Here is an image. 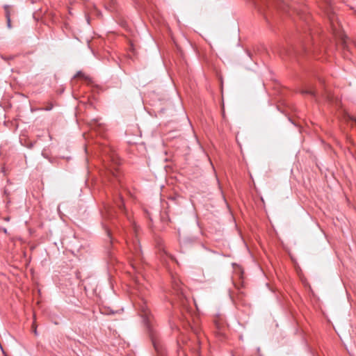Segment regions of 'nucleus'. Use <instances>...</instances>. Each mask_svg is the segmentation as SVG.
<instances>
[{
	"label": "nucleus",
	"mask_w": 356,
	"mask_h": 356,
	"mask_svg": "<svg viewBox=\"0 0 356 356\" xmlns=\"http://www.w3.org/2000/svg\"><path fill=\"white\" fill-rule=\"evenodd\" d=\"M154 346L156 349V344L154 343Z\"/></svg>",
	"instance_id": "obj_14"
},
{
	"label": "nucleus",
	"mask_w": 356,
	"mask_h": 356,
	"mask_svg": "<svg viewBox=\"0 0 356 356\" xmlns=\"http://www.w3.org/2000/svg\"><path fill=\"white\" fill-rule=\"evenodd\" d=\"M131 265H132V267H133L134 268H136L135 264H132Z\"/></svg>",
	"instance_id": "obj_13"
},
{
	"label": "nucleus",
	"mask_w": 356,
	"mask_h": 356,
	"mask_svg": "<svg viewBox=\"0 0 356 356\" xmlns=\"http://www.w3.org/2000/svg\"><path fill=\"white\" fill-rule=\"evenodd\" d=\"M74 77V78H81V79H84L86 80H90V78L81 71L78 72Z\"/></svg>",
	"instance_id": "obj_9"
},
{
	"label": "nucleus",
	"mask_w": 356,
	"mask_h": 356,
	"mask_svg": "<svg viewBox=\"0 0 356 356\" xmlns=\"http://www.w3.org/2000/svg\"><path fill=\"white\" fill-rule=\"evenodd\" d=\"M134 254V257H135L136 259H141L142 252H141V250H140V245H136Z\"/></svg>",
	"instance_id": "obj_6"
},
{
	"label": "nucleus",
	"mask_w": 356,
	"mask_h": 356,
	"mask_svg": "<svg viewBox=\"0 0 356 356\" xmlns=\"http://www.w3.org/2000/svg\"><path fill=\"white\" fill-rule=\"evenodd\" d=\"M322 8L324 10L325 14L327 15L329 20L330 21L331 26L332 28L333 31L334 32L337 29L335 25V21L337 20V17L334 15L333 8L331 5L330 1H326L323 6H322Z\"/></svg>",
	"instance_id": "obj_3"
},
{
	"label": "nucleus",
	"mask_w": 356,
	"mask_h": 356,
	"mask_svg": "<svg viewBox=\"0 0 356 356\" xmlns=\"http://www.w3.org/2000/svg\"><path fill=\"white\" fill-rule=\"evenodd\" d=\"M301 93L303 95H305V94L311 95L313 97H316V92L314 90V89L312 88L304 89L301 91Z\"/></svg>",
	"instance_id": "obj_7"
},
{
	"label": "nucleus",
	"mask_w": 356,
	"mask_h": 356,
	"mask_svg": "<svg viewBox=\"0 0 356 356\" xmlns=\"http://www.w3.org/2000/svg\"><path fill=\"white\" fill-rule=\"evenodd\" d=\"M5 15L7 20V26L8 28H11V22H10V6L5 5L4 6Z\"/></svg>",
	"instance_id": "obj_5"
},
{
	"label": "nucleus",
	"mask_w": 356,
	"mask_h": 356,
	"mask_svg": "<svg viewBox=\"0 0 356 356\" xmlns=\"http://www.w3.org/2000/svg\"><path fill=\"white\" fill-rule=\"evenodd\" d=\"M33 332H34V334H38V333H37V330H36V328H35V327L33 329Z\"/></svg>",
	"instance_id": "obj_12"
},
{
	"label": "nucleus",
	"mask_w": 356,
	"mask_h": 356,
	"mask_svg": "<svg viewBox=\"0 0 356 356\" xmlns=\"http://www.w3.org/2000/svg\"><path fill=\"white\" fill-rule=\"evenodd\" d=\"M114 202L118 208L122 211L125 212V209L124 207V201L120 194H117L114 197Z\"/></svg>",
	"instance_id": "obj_4"
},
{
	"label": "nucleus",
	"mask_w": 356,
	"mask_h": 356,
	"mask_svg": "<svg viewBox=\"0 0 356 356\" xmlns=\"http://www.w3.org/2000/svg\"><path fill=\"white\" fill-rule=\"evenodd\" d=\"M174 289L178 293H180L181 295H183L184 294V292H183V289L181 286V285L177 282H175V284H174Z\"/></svg>",
	"instance_id": "obj_8"
},
{
	"label": "nucleus",
	"mask_w": 356,
	"mask_h": 356,
	"mask_svg": "<svg viewBox=\"0 0 356 356\" xmlns=\"http://www.w3.org/2000/svg\"><path fill=\"white\" fill-rule=\"evenodd\" d=\"M142 309H143V311L144 312L145 315H147V312L145 311V308H144V307H143V308H142Z\"/></svg>",
	"instance_id": "obj_11"
},
{
	"label": "nucleus",
	"mask_w": 356,
	"mask_h": 356,
	"mask_svg": "<svg viewBox=\"0 0 356 356\" xmlns=\"http://www.w3.org/2000/svg\"><path fill=\"white\" fill-rule=\"evenodd\" d=\"M270 6L275 8V10L277 11L282 12L283 13H289L291 10L289 0H264L262 6H261L259 9H270Z\"/></svg>",
	"instance_id": "obj_2"
},
{
	"label": "nucleus",
	"mask_w": 356,
	"mask_h": 356,
	"mask_svg": "<svg viewBox=\"0 0 356 356\" xmlns=\"http://www.w3.org/2000/svg\"><path fill=\"white\" fill-rule=\"evenodd\" d=\"M109 170H110V172L112 174L113 178L118 180V175L113 170L111 169Z\"/></svg>",
	"instance_id": "obj_10"
},
{
	"label": "nucleus",
	"mask_w": 356,
	"mask_h": 356,
	"mask_svg": "<svg viewBox=\"0 0 356 356\" xmlns=\"http://www.w3.org/2000/svg\"><path fill=\"white\" fill-rule=\"evenodd\" d=\"M312 45V38L310 35H307L304 39L301 40L298 47H282V49L280 51V54L284 58V56H296L303 53L307 54L310 51V47Z\"/></svg>",
	"instance_id": "obj_1"
}]
</instances>
